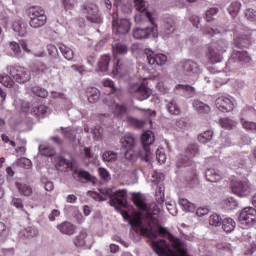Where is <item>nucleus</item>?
Instances as JSON below:
<instances>
[{"label":"nucleus","instance_id":"obj_1","mask_svg":"<svg viewBox=\"0 0 256 256\" xmlns=\"http://www.w3.org/2000/svg\"><path fill=\"white\" fill-rule=\"evenodd\" d=\"M132 201L139 211H142L141 215L130 218L129 213H122V217L128 221L130 227H136L142 235L151 239V246L156 255L177 256V253L185 251V242L171 234L159 223V219L153 216L159 212L157 204H146L141 193H133Z\"/></svg>","mask_w":256,"mask_h":256},{"label":"nucleus","instance_id":"obj_2","mask_svg":"<svg viewBox=\"0 0 256 256\" xmlns=\"http://www.w3.org/2000/svg\"><path fill=\"white\" fill-rule=\"evenodd\" d=\"M155 143V135L151 130L145 131L141 135V148H139L138 153L133 151V148H128L124 153V158L126 161H130V163H135L137 161V157H140L142 161L149 163V159H151V155L153 152L151 151V145Z\"/></svg>","mask_w":256,"mask_h":256},{"label":"nucleus","instance_id":"obj_3","mask_svg":"<svg viewBox=\"0 0 256 256\" xmlns=\"http://www.w3.org/2000/svg\"><path fill=\"white\" fill-rule=\"evenodd\" d=\"M145 15L151 26H147L144 28H135L132 32V36L134 37V39L138 40L149 39V37L157 39V37H159V29L157 24L155 23V18H153V14L151 12H145Z\"/></svg>","mask_w":256,"mask_h":256},{"label":"nucleus","instance_id":"obj_4","mask_svg":"<svg viewBox=\"0 0 256 256\" xmlns=\"http://www.w3.org/2000/svg\"><path fill=\"white\" fill-rule=\"evenodd\" d=\"M29 25L32 29H41L47 23V15L41 6H34L28 9Z\"/></svg>","mask_w":256,"mask_h":256},{"label":"nucleus","instance_id":"obj_5","mask_svg":"<svg viewBox=\"0 0 256 256\" xmlns=\"http://www.w3.org/2000/svg\"><path fill=\"white\" fill-rule=\"evenodd\" d=\"M104 195L110 196L109 204L114 207L116 211H121L123 207H127V189H121L111 195V189L101 191Z\"/></svg>","mask_w":256,"mask_h":256},{"label":"nucleus","instance_id":"obj_6","mask_svg":"<svg viewBox=\"0 0 256 256\" xmlns=\"http://www.w3.org/2000/svg\"><path fill=\"white\" fill-rule=\"evenodd\" d=\"M6 71L16 83L31 81V71L25 67L11 65L7 66Z\"/></svg>","mask_w":256,"mask_h":256},{"label":"nucleus","instance_id":"obj_7","mask_svg":"<svg viewBox=\"0 0 256 256\" xmlns=\"http://www.w3.org/2000/svg\"><path fill=\"white\" fill-rule=\"evenodd\" d=\"M83 13L86 15V19L89 23H94L95 25H101V23H103V16H101L97 5L85 4L83 6Z\"/></svg>","mask_w":256,"mask_h":256},{"label":"nucleus","instance_id":"obj_8","mask_svg":"<svg viewBox=\"0 0 256 256\" xmlns=\"http://www.w3.org/2000/svg\"><path fill=\"white\" fill-rule=\"evenodd\" d=\"M178 70L182 75H186V77H197L199 73H201V68H199V64L193 60H184L179 63Z\"/></svg>","mask_w":256,"mask_h":256},{"label":"nucleus","instance_id":"obj_9","mask_svg":"<svg viewBox=\"0 0 256 256\" xmlns=\"http://www.w3.org/2000/svg\"><path fill=\"white\" fill-rule=\"evenodd\" d=\"M232 193L238 195V197H249L253 191H255V187L251 185L248 180L236 181L231 186Z\"/></svg>","mask_w":256,"mask_h":256},{"label":"nucleus","instance_id":"obj_10","mask_svg":"<svg viewBox=\"0 0 256 256\" xmlns=\"http://www.w3.org/2000/svg\"><path fill=\"white\" fill-rule=\"evenodd\" d=\"M112 27L118 35H126V33L131 31V20L127 18H118L117 14H113Z\"/></svg>","mask_w":256,"mask_h":256},{"label":"nucleus","instance_id":"obj_11","mask_svg":"<svg viewBox=\"0 0 256 256\" xmlns=\"http://www.w3.org/2000/svg\"><path fill=\"white\" fill-rule=\"evenodd\" d=\"M73 179H75V181H79L80 183H92V185H97V178L91 175L89 171L84 169L74 170Z\"/></svg>","mask_w":256,"mask_h":256},{"label":"nucleus","instance_id":"obj_12","mask_svg":"<svg viewBox=\"0 0 256 256\" xmlns=\"http://www.w3.org/2000/svg\"><path fill=\"white\" fill-rule=\"evenodd\" d=\"M144 54L147 57V62L149 65H165L167 63V55L165 54H156L153 50L146 48Z\"/></svg>","mask_w":256,"mask_h":256},{"label":"nucleus","instance_id":"obj_13","mask_svg":"<svg viewBox=\"0 0 256 256\" xmlns=\"http://www.w3.org/2000/svg\"><path fill=\"white\" fill-rule=\"evenodd\" d=\"M256 31L247 32L246 34H241L238 37H234L233 43L238 49H247L251 46V41H253V35Z\"/></svg>","mask_w":256,"mask_h":256},{"label":"nucleus","instance_id":"obj_14","mask_svg":"<svg viewBox=\"0 0 256 256\" xmlns=\"http://www.w3.org/2000/svg\"><path fill=\"white\" fill-rule=\"evenodd\" d=\"M27 113H30V115H33V117H36L37 119H43L51 113V108L45 106V105H38V106H27Z\"/></svg>","mask_w":256,"mask_h":256},{"label":"nucleus","instance_id":"obj_15","mask_svg":"<svg viewBox=\"0 0 256 256\" xmlns=\"http://www.w3.org/2000/svg\"><path fill=\"white\" fill-rule=\"evenodd\" d=\"M206 57L209 63H221L223 61V54L215 47V45L208 44L206 50Z\"/></svg>","mask_w":256,"mask_h":256},{"label":"nucleus","instance_id":"obj_16","mask_svg":"<svg viewBox=\"0 0 256 256\" xmlns=\"http://www.w3.org/2000/svg\"><path fill=\"white\" fill-rule=\"evenodd\" d=\"M215 105L219 111H222V113H229L233 111L235 107L233 101L225 96L218 97L215 101Z\"/></svg>","mask_w":256,"mask_h":256},{"label":"nucleus","instance_id":"obj_17","mask_svg":"<svg viewBox=\"0 0 256 256\" xmlns=\"http://www.w3.org/2000/svg\"><path fill=\"white\" fill-rule=\"evenodd\" d=\"M134 4L136 10L139 11V14H136L134 17L135 23H143V19L147 18L145 13H149L147 10V2H145V0H134Z\"/></svg>","mask_w":256,"mask_h":256},{"label":"nucleus","instance_id":"obj_18","mask_svg":"<svg viewBox=\"0 0 256 256\" xmlns=\"http://www.w3.org/2000/svg\"><path fill=\"white\" fill-rule=\"evenodd\" d=\"M175 29H177V18L173 16L168 17L164 23V28L161 33L162 37L173 35V33H175Z\"/></svg>","mask_w":256,"mask_h":256},{"label":"nucleus","instance_id":"obj_19","mask_svg":"<svg viewBox=\"0 0 256 256\" xmlns=\"http://www.w3.org/2000/svg\"><path fill=\"white\" fill-rule=\"evenodd\" d=\"M112 53L114 59H119V56L129 53V45L122 42H114L112 44Z\"/></svg>","mask_w":256,"mask_h":256},{"label":"nucleus","instance_id":"obj_20","mask_svg":"<svg viewBox=\"0 0 256 256\" xmlns=\"http://www.w3.org/2000/svg\"><path fill=\"white\" fill-rule=\"evenodd\" d=\"M115 63L112 69V73L115 77H123L127 73L128 66L125 62L119 58H114Z\"/></svg>","mask_w":256,"mask_h":256},{"label":"nucleus","instance_id":"obj_21","mask_svg":"<svg viewBox=\"0 0 256 256\" xmlns=\"http://www.w3.org/2000/svg\"><path fill=\"white\" fill-rule=\"evenodd\" d=\"M151 93V89L146 87L145 84H141L136 88L134 92V97L138 101H145L148 97H151Z\"/></svg>","mask_w":256,"mask_h":256},{"label":"nucleus","instance_id":"obj_22","mask_svg":"<svg viewBox=\"0 0 256 256\" xmlns=\"http://www.w3.org/2000/svg\"><path fill=\"white\" fill-rule=\"evenodd\" d=\"M192 107L196 113H199L200 115H208V113H211V106L200 100H193Z\"/></svg>","mask_w":256,"mask_h":256},{"label":"nucleus","instance_id":"obj_23","mask_svg":"<svg viewBox=\"0 0 256 256\" xmlns=\"http://www.w3.org/2000/svg\"><path fill=\"white\" fill-rule=\"evenodd\" d=\"M256 216V209L253 207H245L242 209L238 216V221L243 225L244 223H247V219L249 217H255Z\"/></svg>","mask_w":256,"mask_h":256},{"label":"nucleus","instance_id":"obj_24","mask_svg":"<svg viewBox=\"0 0 256 256\" xmlns=\"http://www.w3.org/2000/svg\"><path fill=\"white\" fill-rule=\"evenodd\" d=\"M61 134L65 139H68L70 143L77 141V129L71 127H60Z\"/></svg>","mask_w":256,"mask_h":256},{"label":"nucleus","instance_id":"obj_25","mask_svg":"<svg viewBox=\"0 0 256 256\" xmlns=\"http://www.w3.org/2000/svg\"><path fill=\"white\" fill-rule=\"evenodd\" d=\"M234 59L238 60L241 65H249L251 63V56L247 51H235L234 50Z\"/></svg>","mask_w":256,"mask_h":256},{"label":"nucleus","instance_id":"obj_26","mask_svg":"<svg viewBox=\"0 0 256 256\" xmlns=\"http://www.w3.org/2000/svg\"><path fill=\"white\" fill-rule=\"evenodd\" d=\"M12 29L15 33H18L20 37H25V35H27V24L21 20L14 21Z\"/></svg>","mask_w":256,"mask_h":256},{"label":"nucleus","instance_id":"obj_27","mask_svg":"<svg viewBox=\"0 0 256 256\" xmlns=\"http://www.w3.org/2000/svg\"><path fill=\"white\" fill-rule=\"evenodd\" d=\"M222 229L225 231V233H231L235 231V227H237V223H235V220L233 218L225 217L222 220Z\"/></svg>","mask_w":256,"mask_h":256},{"label":"nucleus","instance_id":"obj_28","mask_svg":"<svg viewBox=\"0 0 256 256\" xmlns=\"http://www.w3.org/2000/svg\"><path fill=\"white\" fill-rule=\"evenodd\" d=\"M58 47H59L64 59H67V61H73V59L75 57V52L73 51V49H71L70 47H68L67 45H65L63 43H59Z\"/></svg>","mask_w":256,"mask_h":256},{"label":"nucleus","instance_id":"obj_29","mask_svg":"<svg viewBox=\"0 0 256 256\" xmlns=\"http://www.w3.org/2000/svg\"><path fill=\"white\" fill-rule=\"evenodd\" d=\"M57 229L64 235H73L75 233V225H73L71 222H64L58 225Z\"/></svg>","mask_w":256,"mask_h":256},{"label":"nucleus","instance_id":"obj_30","mask_svg":"<svg viewBox=\"0 0 256 256\" xmlns=\"http://www.w3.org/2000/svg\"><path fill=\"white\" fill-rule=\"evenodd\" d=\"M205 177L210 183H218L221 179V173L213 168H209L206 170Z\"/></svg>","mask_w":256,"mask_h":256},{"label":"nucleus","instance_id":"obj_31","mask_svg":"<svg viewBox=\"0 0 256 256\" xmlns=\"http://www.w3.org/2000/svg\"><path fill=\"white\" fill-rule=\"evenodd\" d=\"M175 90L186 93L187 97H195L196 95L195 88L189 84H178L176 85Z\"/></svg>","mask_w":256,"mask_h":256},{"label":"nucleus","instance_id":"obj_32","mask_svg":"<svg viewBox=\"0 0 256 256\" xmlns=\"http://www.w3.org/2000/svg\"><path fill=\"white\" fill-rule=\"evenodd\" d=\"M110 63H111V56L109 55L102 56L98 61V71H101V73H106V71H109Z\"/></svg>","mask_w":256,"mask_h":256},{"label":"nucleus","instance_id":"obj_33","mask_svg":"<svg viewBox=\"0 0 256 256\" xmlns=\"http://www.w3.org/2000/svg\"><path fill=\"white\" fill-rule=\"evenodd\" d=\"M120 143L126 149H133L135 147V137L131 134H126L120 139Z\"/></svg>","mask_w":256,"mask_h":256},{"label":"nucleus","instance_id":"obj_34","mask_svg":"<svg viewBox=\"0 0 256 256\" xmlns=\"http://www.w3.org/2000/svg\"><path fill=\"white\" fill-rule=\"evenodd\" d=\"M240 68H241V64L238 62L237 58H235V54L233 52L231 58L226 62V70L237 71V69H240Z\"/></svg>","mask_w":256,"mask_h":256},{"label":"nucleus","instance_id":"obj_35","mask_svg":"<svg viewBox=\"0 0 256 256\" xmlns=\"http://www.w3.org/2000/svg\"><path fill=\"white\" fill-rule=\"evenodd\" d=\"M16 187L19 193H21V195H24V197H30V195H33V189L27 184L16 182Z\"/></svg>","mask_w":256,"mask_h":256},{"label":"nucleus","instance_id":"obj_36","mask_svg":"<svg viewBox=\"0 0 256 256\" xmlns=\"http://www.w3.org/2000/svg\"><path fill=\"white\" fill-rule=\"evenodd\" d=\"M73 166L69 160H67L65 157H58L56 169L58 171H65V169H69Z\"/></svg>","mask_w":256,"mask_h":256},{"label":"nucleus","instance_id":"obj_37","mask_svg":"<svg viewBox=\"0 0 256 256\" xmlns=\"http://www.w3.org/2000/svg\"><path fill=\"white\" fill-rule=\"evenodd\" d=\"M39 155H42V157H54L55 155V149L45 146L43 144H40L38 147Z\"/></svg>","mask_w":256,"mask_h":256},{"label":"nucleus","instance_id":"obj_38","mask_svg":"<svg viewBox=\"0 0 256 256\" xmlns=\"http://www.w3.org/2000/svg\"><path fill=\"white\" fill-rule=\"evenodd\" d=\"M20 235L24 237V239H33V237L39 235V231L33 227H27L21 231Z\"/></svg>","mask_w":256,"mask_h":256},{"label":"nucleus","instance_id":"obj_39","mask_svg":"<svg viewBox=\"0 0 256 256\" xmlns=\"http://www.w3.org/2000/svg\"><path fill=\"white\" fill-rule=\"evenodd\" d=\"M32 71H34V73H42L47 75V73H51V67L39 62L32 67Z\"/></svg>","mask_w":256,"mask_h":256},{"label":"nucleus","instance_id":"obj_40","mask_svg":"<svg viewBox=\"0 0 256 256\" xmlns=\"http://www.w3.org/2000/svg\"><path fill=\"white\" fill-rule=\"evenodd\" d=\"M0 83L4 85V87H8L9 89L15 86V80L13 79V77H11L10 74L0 75Z\"/></svg>","mask_w":256,"mask_h":256},{"label":"nucleus","instance_id":"obj_41","mask_svg":"<svg viewBox=\"0 0 256 256\" xmlns=\"http://www.w3.org/2000/svg\"><path fill=\"white\" fill-rule=\"evenodd\" d=\"M219 123L223 129H233L234 127H237V121L231 118H220Z\"/></svg>","mask_w":256,"mask_h":256},{"label":"nucleus","instance_id":"obj_42","mask_svg":"<svg viewBox=\"0 0 256 256\" xmlns=\"http://www.w3.org/2000/svg\"><path fill=\"white\" fill-rule=\"evenodd\" d=\"M210 44L214 45L215 48L222 54H224L229 47V42H227V40H225V39H220V40H218L216 42H212Z\"/></svg>","mask_w":256,"mask_h":256},{"label":"nucleus","instance_id":"obj_43","mask_svg":"<svg viewBox=\"0 0 256 256\" xmlns=\"http://www.w3.org/2000/svg\"><path fill=\"white\" fill-rule=\"evenodd\" d=\"M223 219L224 218L221 217V215L214 213L209 217V225H211L212 227H221Z\"/></svg>","mask_w":256,"mask_h":256},{"label":"nucleus","instance_id":"obj_44","mask_svg":"<svg viewBox=\"0 0 256 256\" xmlns=\"http://www.w3.org/2000/svg\"><path fill=\"white\" fill-rule=\"evenodd\" d=\"M166 108L168 113H170L171 115H180L181 113V109L179 108V105H177V102H175V100H171L167 104Z\"/></svg>","mask_w":256,"mask_h":256},{"label":"nucleus","instance_id":"obj_45","mask_svg":"<svg viewBox=\"0 0 256 256\" xmlns=\"http://www.w3.org/2000/svg\"><path fill=\"white\" fill-rule=\"evenodd\" d=\"M127 123L131 125V127H135L136 129H142L145 126V121L139 120L135 117L128 116Z\"/></svg>","mask_w":256,"mask_h":256},{"label":"nucleus","instance_id":"obj_46","mask_svg":"<svg viewBox=\"0 0 256 256\" xmlns=\"http://www.w3.org/2000/svg\"><path fill=\"white\" fill-rule=\"evenodd\" d=\"M240 9H241V3L232 2L228 6L227 11L231 15V17H237V15L239 14Z\"/></svg>","mask_w":256,"mask_h":256},{"label":"nucleus","instance_id":"obj_47","mask_svg":"<svg viewBox=\"0 0 256 256\" xmlns=\"http://www.w3.org/2000/svg\"><path fill=\"white\" fill-rule=\"evenodd\" d=\"M213 140V131L207 130L204 133L198 135L199 143H209Z\"/></svg>","mask_w":256,"mask_h":256},{"label":"nucleus","instance_id":"obj_48","mask_svg":"<svg viewBox=\"0 0 256 256\" xmlns=\"http://www.w3.org/2000/svg\"><path fill=\"white\" fill-rule=\"evenodd\" d=\"M87 232H80V234L74 239V245L76 247H85L87 243Z\"/></svg>","mask_w":256,"mask_h":256},{"label":"nucleus","instance_id":"obj_49","mask_svg":"<svg viewBox=\"0 0 256 256\" xmlns=\"http://www.w3.org/2000/svg\"><path fill=\"white\" fill-rule=\"evenodd\" d=\"M156 202L158 205H163L165 203V187L158 186L156 189Z\"/></svg>","mask_w":256,"mask_h":256},{"label":"nucleus","instance_id":"obj_50","mask_svg":"<svg viewBox=\"0 0 256 256\" xmlns=\"http://www.w3.org/2000/svg\"><path fill=\"white\" fill-rule=\"evenodd\" d=\"M185 154L190 157V159H193L196 155L199 154V147L197 144H190L188 145Z\"/></svg>","mask_w":256,"mask_h":256},{"label":"nucleus","instance_id":"obj_51","mask_svg":"<svg viewBox=\"0 0 256 256\" xmlns=\"http://www.w3.org/2000/svg\"><path fill=\"white\" fill-rule=\"evenodd\" d=\"M240 123L246 131H256V122H251L242 117Z\"/></svg>","mask_w":256,"mask_h":256},{"label":"nucleus","instance_id":"obj_52","mask_svg":"<svg viewBox=\"0 0 256 256\" xmlns=\"http://www.w3.org/2000/svg\"><path fill=\"white\" fill-rule=\"evenodd\" d=\"M178 167H189L191 165V157L186 155H180L177 160Z\"/></svg>","mask_w":256,"mask_h":256},{"label":"nucleus","instance_id":"obj_53","mask_svg":"<svg viewBox=\"0 0 256 256\" xmlns=\"http://www.w3.org/2000/svg\"><path fill=\"white\" fill-rule=\"evenodd\" d=\"M88 101L89 103H97L99 101V97H101V92L98 89H92L91 92H88Z\"/></svg>","mask_w":256,"mask_h":256},{"label":"nucleus","instance_id":"obj_54","mask_svg":"<svg viewBox=\"0 0 256 256\" xmlns=\"http://www.w3.org/2000/svg\"><path fill=\"white\" fill-rule=\"evenodd\" d=\"M103 161H107L108 163H113L114 161H117V153L113 151H105L102 154Z\"/></svg>","mask_w":256,"mask_h":256},{"label":"nucleus","instance_id":"obj_55","mask_svg":"<svg viewBox=\"0 0 256 256\" xmlns=\"http://www.w3.org/2000/svg\"><path fill=\"white\" fill-rule=\"evenodd\" d=\"M180 205L185 211H188L190 213H193V211H195V204L189 202V200L185 198L180 199Z\"/></svg>","mask_w":256,"mask_h":256},{"label":"nucleus","instance_id":"obj_56","mask_svg":"<svg viewBox=\"0 0 256 256\" xmlns=\"http://www.w3.org/2000/svg\"><path fill=\"white\" fill-rule=\"evenodd\" d=\"M103 103L105 105H107L108 107H114L117 104V99L115 98V96L113 95L112 92H110L109 94H107L104 99H103Z\"/></svg>","mask_w":256,"mask_h":256},{"label":"nucleus","instance_id":"obj_57","mask_svg":"<svg viewBox=\"0 0 256 256\" xmlns=\"http://www.w3.org/2000/svg\"><path fill=\"white\" fill-rule=\"evenodd\" d=\"M32 93L36 95V97H41L42 99H45V97H47L48 95L47 90L43 89L40 86L32 87Z\"/></svg>","mask_w":256,"mask_h":256},{"label":"nucleus","instance_id":"obj_58","mask_svg":"<svg viewBox=\"0 0 256 256\" xmlns=\"http://www.w3.org/2000/svg\"><path fill=\"white\" fill-rule=\"evenodd\" d=\"M98 173L102 181H104L105 183H109V181L111 180V174L108 172L107 169L100 167L98 168Z\"/></svg>","mask_w":256,"mask_h":256},{"label":"nucleus","instance_id":"obj_59","mask_svg":"<svg viewBox=\"0 0 256 256\" xmlns=\"http://www.w3.org/2000/svg\"><path fill=\"white\" fill-rule=\"evenodd\" d=\"M219 13V8H210L206 11L205 15H206V21L209 23L211 21H213V17H215V15H217Z\"/></svg>","mask_w":256,"mask_h":256},{"label":"nucleus","instance_id":"obj_60","mask_svg":"<svg viewBox=\"0 0 256 256\" xmlns=\"http://www.w3.org/2000/svg\"><path fill=\"white\" fill-rule=\"evenodd\" d=\"M224 203L228 209H235L239 206V202L233 197H229L224 200Z\"/></svg>","mask_w":256,"mask_h":256},{"label":"nucleus","instance_id":"obj_61","mask_svg":"<svg viewBox=\"0 0 256 256\" xmlns=\"http://www.w3.org/2000/svg\"><path fill=\"white\" fill-rule=\"evenodd\" d=\"M11 51L16 57H21V45L17 42H10Z\"/></svg>","mask_w":256,"mask_h":256},{"label":"nucleus","instance_id":"obj_62","mask_svg":"<svg viewBox=\"0 0 256 256\" xmlns=\"http://www.w3.org/2000/svg\"><path fill=\"white\" fill-rule=\"evenodd\" d=\"M17 163L20 167H23L24 169H31V167L33 166V162H31L28 158H21L20 160H18Z\"/></svg>","mask_w":256,"mask_h":256},{"label":"nucleus","instance_id":"obj_63","mask_svg":"<svg viewBox=\"0 0 256 256\" xmlns=\"http://www.w3.org/2000/svg\"><path fill=\"white\" fill-rule=\"evenodd\" d=\"M114 107L118 117H123V115L127 113V108L123 105H120L119 103H117Z\"/></svg>","mask_w":256,"mask_h":256},{"label":"nucleus","instance_id":"obj_64","mask_svg":"<svg viewBox=\"0 0 256 256\" xmlns=\"http://www.w3.org/2000/svg\"><path fill=\"white\" fill-rule=\"evenodd\" d=\"M245 17L248 21H256V11L254 9H247L245 11Z\"/></svg>","mask_w":256,"mask_h":256}]
</instances>
